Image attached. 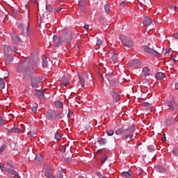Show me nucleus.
<instances>
[{
  "label": "nucleus",
  "instance_id": "nucleus-45",
  "mask_svg": "<svg viewBox=\"0 0 178 178\" xmlns=\"http://www.w3.org/2000/svg\"><path fill=\"white\" fill-rule=\"evenodd\" d=\"M5 148H6V146L5 145H1L0 148V154H2V152H3V151L5 150Z\"/></svg>",
  "mask_w": 178,
  "mask_h": 178
},
{
  "label": "nucleus",
  "instance_id": "nucleus-5",
  "mask_svg": "<svg viewBox=\"0 0 178 178\" xmlns=\"http://www.w3.org/2000/svg\"><path fill=\"white\" fill-rule=\"evenodd\" d=\"M143 49H144L145 52H147V54H151L152 55H154V56H156L157 58L161 56V54H159L156 50L151 49L148 46H143Z\"/></svg>",
  "mask_w": 178,
  "mask_h": 178
},
{
  "label": "nucleus",
  "instance_id": "nucleus-29",
  "mask_svg": "<svg viewBox=\"0 0 178 178\" xmlns=\"http://www.w3.org/2000/svg\"><path fill=\"white\" fill-rule=\"evenodd\" d=\"M111 59L113 61V63H116V62H118V54H113L111 56Z\"/></svg>",
  "mask_w": 178,
  "mask_h": 178
},
{
  "label": "nucleus",
  "instance_id": "nucleus-7",
  "mask_svg": "<svg viewBox=\"0 0 178 178\" xmlns=\"http://www.w3.org/2000/svg\"><path fill=\"white\" fill-rule=\"evenodd\" d=\"M167 105L170 111H171L172 112H174V111H177V109H178L177 104L174 100L168 102L167 103Z\"/></svg>",
  "mask_w": 178,
  "mask_h": 178
},
{
  "label": "nucleus",
  "instance_id": "nucleus-49",
  "mask_svg": "<svg viewBox=\"0 0 178 178\" xmlns=\"http://www.w3.org/2000/svg\"><path fill=\"white\" fill-rule=\"evenodd\" d=\"M127 3L125 1H122L120 3V6H122V8H124Z\"/></svg>",
  "mask_w": 178,
  "mask_h": 178
},
{
  "label": "nucleus",
  "instance_id": "nucleus-13",
  "mask_svg": "<svg viewBox=\"0 0 178 178\" xmlns=\"http://www.w3.org/2000/svg\"><path fill=\"white\" fill-rule=\"evenodd\" d=\"M131 66H134L135 69H138L141 66V62L138 59H134L132 60Z\"/></svg>",
  "mask_w": 178,
  "mask_h": 178
},
{
  "label": "nucleus",
  "instance_id": "nucleus-56",
  "mask_svg": "<svg viewBox=\"0 0 178 178\" xmlns=\"http://www.w3.org/2000/svg\"><path fill=\"white\" fill-rule=\"evenodd\" d=\"M60 152H66V147L62 148Z\"/></svg>",
  "mask_w": 178,
  "mask_h": 178
},
{
  "label": "nucleus",
  "instance_id": "nucleus-4",
  "mask_svg": "<svg viewBox=\"0 0 178 178\" xmlns=\"http://www.w3.org/2000/svg\"><path fill=\"white\" fill-rule=\"evenodd\" d=\"M120 40H121L122 44H123L124 47H127V48H131V47L134 45V42H133V40L130 38H127L122 35L120 36Z\"/></svg>",
  "mask_w": 178,
  "mask_h": 178
},
{
  "label": "nucleus",
  "instance_id": "nucleus-35",
  "mask_svg": "<svg viewBox=\"0 0 178 178\" xmlns=\"http://www.w3.org/2000/svg\"><path fill=\"white\" fill-rule=\"evenodd\" d=\"M0 88H5V81L2 78H0Z\"/></svg>",
  "mask_w": 178,
  "mask_h": 178
},
{
  "label": "nucleus",
  "instance_id": "nucleus-24",
  "mask_svg": "<svg viewBox=\"0 0 178 178\" xmlns=\"http://www.w3.org/2000/svg\"><path fill=\"white\" fill-rule=\"evenodd\" d=\"M44 176L47 178H56L54 175H53L49 171H47L44 170Z\"/></svg>",
  "mask_w": 178,
  "mask_h": 178
},
{
  "label": "nucleus",
  "instance_id": "nucleus-58",
  "mask_svg": "<svg viewBox=\"0 0 178 178\" xmlns=\"http://www.w3.org/2000/svg\"><path fill=\"white\" fill-rule=\"evenodd\" d=\"M97 176H99V177H102L101 172H97Z\"/></svg>",
  "mask_w": 178,
  "mask_h": 178
},
{
  "label": "nucleus",
  "instance_id": "nucleus-17",
  "mask_svg": "<svg viewBox=\"0 0 178 178\" xmlns=\"http://www.w3.org/2000/svg\"><path fill=\"white\" fill-rule=\"evenodd\" d=\"M111 96L115 102H119L120 101V95H119V94L113 92H111Z\"/></svg>",
  "mask_w": 178,
  "mask_h": 178
},
{
  "label": "nucleus",
  "instance_id": "nucleus-1",
  "mask_svg": "<svg viewBox=\"0 0 178 178\" xmlns=\"http://www.w3.org/2000/svg\"><path fill=\"white\" fill-rule=\"evenodd\" d=\"M135 131L136 129H134V126H131L127 129H124L123 136L124 138L126 140H129V141L134 140V138H136V135H134Z\"/></svg>",
  "mask_w": 178,
  "mask_h": 178
},
{
  "label": "nucleus",
  "instance_id": "nucleus-19",
  "mask_svg": "<svg viewBox=\"0 0 178 178\" xmlns=\"http://www.w3.org/2000/svg\"><path fill=\"white\" fill-rule=\"evenodd\" d=\"M115 134L117 136H122L124 137V127H121L118 129L117 130H115Z\"/></svg>",
  "mask_w": 178,
  "mask_h": 178
},
{
  "label": "nucleus",
  "instance_id": "nucleus-11",
  "mask_svg": "<svg viewBox=\"0 0 178 178\" xmlns=\"http://www.w3.org/2000/svg\"><path fill=\"white\" fill-rule=\"evenodd\" d=\"M143 26L148 27V26H151L152 23V19L149 17H145L143 21Z\"/></svg>",
  "mask_w": 178,
  "mask_h": 178
},
{
  "label": "nucleus",
  "instance_id": "nucleus-42",
  "mask_svg": "<svg viewBox=\"0 0 178 178\" xmlns=\"http://www.w3.org/2000/svg\"><path fill=\"white\" fill-rule=\"evenodd\" d=\"M61 138H62V136H60V134H59L58 133H56V134H55L56 140H60Z\"/></svg>",
  "mask_w": 178,
  "mask_h": 178
},
{
  "label": "nucleus",
  "instance_id": "nucleus-50",
  "mask_svg": "<svg viewBox=\"0 0 178 178\" xmlns=\"http://www.w3.org/2000/svg\"><path fill=\"white\" fill-rule=\"evenodd\" d=\"M3 123H5V122L3 121V118H2V117L0 116V126L3 124Z\"/></svg>",
  "mask_w": 178,
  "mask_h": 178
},
{
  "label": "nucleus",
  "instance_id": "nucleus-62",
  "mask_svg": "<svg viewBox=\"0 0 178 178\" xmlns=\"http://www.w3.org/2000/svg\"><path fill=\"white\" fill-rule=\"evenodd\" d=\"M162 141H163V143H165V141H166V138H163Z\"/></svg>",
  "mask_w": 178,
  "mask_h": 178
},
{
  "label": "nucleus",
  "instance_id": "nucleus-44",
  "mask_svg": "<svg viewBox=\"0 0 178 178\" xmlns=\"http://www.w3.org/2000/svg\"><path fill=\"white\" fill-rule=\"evenodd\" d=\"M37 94L39 95V97H44V91L38 90Z\"/></svg>",
  "mask_w": 178,
  "mask_h": 178
},
{
  "label": "nucleus",
  "instance_id": "nucleus-31",
  "mask_svg": "<svg viewBox=\"0 0 178 178\" xmlns=\"http://www.w3.org/2000/svg\"><path fill=\"white\" fill-rule=\"evenodd\" d=\"M99 145H105L106 144V139L102 138L98 140Z\"/></svg>",
  "mask_w": 178,
  "mask_h": 178
},
{
  "label": "nucleus",
  "instance_id": "nucleus-14",
  "mask_svg": "<svg viewBox=\"0 0 178 178\" xmlns=\"http://www.w3.org/2000/svg\"><path fill=\"white\" fill-rule=\"evenodd\" d=\"M176 122V119L172 117H170L165 120L166 126H172L174 123Z\"/></svg>",
  "mask_w": 178,
  "mask_h": 178
},
{
  "label": "nucleus",
  "instance_id": "nucleus-16",
  "mask_svg": "<svg viewBox=\"0 0 178 178\" xmlns=\"http://www.w3.org/2000/svg\"><path fill=\"white\" fill-rule=\"evenodd\" d=\"M131 175H133V172L130 170L128 172L124 171L122 172V176L126 178H133Z\"/></svg>",
  "mask_w": 178,
  "mask_h": 178
},
{
  "label": "nucleus",
  "instance_id": "nucleus-23",
  "mask_svg": "<svg viewBox=\"0 0 178 178\" xmlns=\"http://www.w3.org/2000/svg\"><path fill=\"white\" fill-rule=\"evenodd\" d=\"M7 58H6V63H12V62L13 61V56L8 54L6 55Z\"/></svg>",
  "mask_w": 178,
  "mask_h": 178
},
{
  "label": "nucleus",
  "instance_id": "nucleus-61",
  "mask_svg": "<svg viewBox=\"0 0 178 178\" xmlns=\"http://www.w3.org/2000/svg\"><path fill=\"white\" fill-rule=\"evenodd\" d=\"M175 88H177V90H178V83H175Z\"/></svg>",
  "mask_w": 178,
  "mask_h": 178
},
{
  "label": "nucleus",
  "instance_id": "nucleus-10",
  "mask_svg": "<svg viewBox=\"0 0 178 178\" xmlns=\"http://www.w3.org/2000/svg\"><path fill=\"white\" fill-rule=\"evenodd\" d=\"M64 38L65 42H67V44H69V42H70V41H72V40L73 39V35H72L71 32H66L64 34Z\"/></svg>",
  "mask_w": 178,
  "mask_h": 178
},
{
  "label": "nucleus",
  "instance_id": "nucleus-36",
  "mask_svg": "<svg viewBox=\"0 0 178 178\" xmlns=\"http://www.w3.org/2000/svg\"><path fill=\"white\" fill-rule=\"evenodd\" d=\"M46 10L47 12H52V10H54V9L52 8V6L49 4L46 5Z\"/></svg>",
  "mask_w": 178,
  "mask_h": 178
},
{
  "label": "nucleus",
  "instance_id": "nucleus-9",
  "mask_svg": "<svg viewBox=\"0 0 178 178\" xmlns=\"http://www.w3.org/2000/svg\"><path fill=\"white\" fill-rule=\"evenodd\" d=\"M11 40L14 42V44H19V42H22V39L19 38V36L17 35V34H16V33H13L11 35Z\"/></svg>",
  "mask_w": 178,
  "mask_h": 178
},
{
  "label": "nucleus",
  "instance_id": "nucleus-18",
  "mask_svg": "<svg viewBox=\"0 0 178 178\" xmlns=\"http://www.w3.org/2000/svg\"><path fill=\"white\" fill-rule=\"evenodd\" d=\"M7 171L8 172V173H10V175H13V176H15V177L17 178H20V176L19 175V173L17 172H16V170H12L10 168H8Z\"/></svg>",
  "mask_w": 178,
  "mask_h": 178
},
{
  "label": "nucleus",
  "instance_id": "nucleus-52",
  "mask_svg": "<svg viewBox=\"0 0 178 178\" xmlns=\"http://www.w3.org/2000/svg\"><path fill=\"white\" fill-rule=\"evenodd\" d=\"M149 105V103H148V102H145V103H143V104H142V106H148Z\"/></svg>",
  "mask_w": 178,
  "mask_h": 178
},
{
  "label": "nucleus",
  "instance_id": "nucleus-21",
  "mask_svg": "<svg viewBox=\"0 0 178 178\" xmlns=\"http://www.w3.org/2000/svg\"><path fill=\"white\" fill-rule=\"evenodd\" d=\"M149 72H150V70L148 67H143V76H145V77H147V76H149V74H150Z\"/></svg>",
  "mask_w": 178,
  "mask_h": 178
},
{
  "label": "nucleus",
  "instance_id": "nucleus-60",
  "mask_svg": "<svg viewBox=\"0 0 178 178\" xmlns=\"http://www.w3.org/2000/svg\"><path fill=\"white\" fill-rule=\"evenodd\" d=\"M139 172H139V176H140V175H141V174L143 173V170H142V169H140V170H139Z\"/></svg>",
  "mask_w": 178,
  "mask_h": 178
},
{
  "label": "nucleus",
  "instance_id": "nucleus-64",
  "mask_svg": "<svg viewBox=\"0 0 178 178\" xmlns=\"http://www.w3.org/2000/svg\"><path fill=\"white\" fill-rule=\"evenodd\" d=\"M25 8H26V9H29V4H26Z\"/></svg>",
  "mask_w": 178,
  "mask_h": 178
},
{
  "label": "nucleus",
  "instance_id": "nucleus-34",
  "mask_svg": "<svg viewBox=\"0 0 178 178\" xmlns=\"http://www.w3.org/2000/svg\"><path fill=\"white\" fill-rule=\"evenodd\" d=\"M29 137H37V134L35 131H31L28 133Z\"/></svg>",
  "mask_w": 178,
  "mask_h": 178
},
{
  "label": "nucleus",
  "instance_id": "nucleus-22",
  "mask_svg": "<svg viewBox=\"0 0 178 178\" xmlns=\"http://www.w3.org/2000/svg\"><path fill=\"white\" fill-rule=\"evenodd\" d=\"M156 78L157 80H162L163 79H165V74H163V72H158L156 74Z\"/></svg>",
  "mask_w": 178,
  "mask_h": 178
},
{
  "label": "nucleus",
  "instance_id": "nucleus-43",
  "mask_svg": "<svg viewBox=\"0 0 178 178\" xmlns=\"http://www.w3.org/2000/svg\"><path fill=\"white\" fill-rule=\"evenodd\" d=\"M9 48L12 52H16V51H17V49H16V47L15 46H10Z\"/></svg>",
  "mask_w": 178,
  "mask_h": 178
},
{
  "label": "nucleus",
  "instance_id": "nucleus-47",
  "mask_svg": "<svg viewBox=\"0 0 178 178\" xmlns=\"http://www.w3.org/2000/svg\"><path fill=\"white\" fill-rule=\"evenodd\" d=\"M65 161H66V162H72V157H65Z\"/></svg>",
  "mask_w": 178,
  "mask_h": 178
},
{
  "label": "nucleus",
  "instance_id": "nucleus-8",
  "mask_svg": "<svg viewBox=\"0 0 178 178\" xmlns=\"http://www.w3.org/2000/svg\"><path fill=\"white\" fill-rule=\"evenodd\" d=\"M41 81H42V79H41L40 77L38 76L33 77L31 79L32 87H33L34 88H38V84H40Z\"/></svg>",
  "mask_w": 178,
  "mask_h": 178
},
{
  "label": "nucleus",
  "instance_id": "nucleus-32",
  "mask_svg": "<svg viewBox=\"0 0 178 178\" xmlns=\"http://www.w3.org/2000/svg\"><path fill=\"white\" fill-rule=\"evenodd\" d=\"M105 77H106V79H108L109 83H111V81H112V77H113L112 73L106 74Z\"/></svg>",
  "mask_w": 178,
  "mask_h": 178
},
{
  "label": "nucleus",
  "instance_id": "nucleus-46",
  "mask_svg": "<svg viewBox=\"0 0 178 178\" xmlns=\"http://www.w3.org/2000/svg\"><path fill=\"white\" fill-rule=\"evenodd\" d=\"M97 45H98V47H101V45H102V40H101V39L97 40Z\"/></svg>",
  "mask_w": 178,
  "mask_h": 178
},
{
  "label": "nucleus",
  "instance_id": "nucleus-28",
  "mask_svg": "<svg viewBox=\"0 0 178 178\" xmlns=\"http://www.w3.org/2000/svg\"><path fill=\"white\" fill-rule=\"evenodd\" d=\"M178 7L175 6H171L169 7V10H171V13L175 15V13L177 10Z\"/></svg>",
  "mask_w": 178,
  "mask_h": 178
},
{
  "label": "nucleus",
  "instance_id": "nucleus-27",
  "mask_svg": "<svg viewBox=\"0 0 178 178\" xmlns=\"http://www.w3.org/2000/svg\"><path fill=\"white\" fill-rule=\"evenodd\" d=\"M55 105L57 108H63V102H62L60 100L56 101Z\"/></svg>",
  "mask_w": 178,
  "mask_h": 178
},
{
  "label": "nucleus",
  "instance_id": "nucleus-2",
  "mask_svg": "<svg viewBox=\"0 0 178 178\" xmlns=\"http://www.w3.org/2000/svg\"><path fill=\"white\" fill-rule=\"evenodd\" d=\"M38 69V63H35L34 65L32 66V69L30 70L29 67H26V69L24 72V79L27 80L34 74V72Z\"/></svg>",
  "mask_w": 178,
  "mask_h": 178
},
{
  "label": "nucleus",
  "instance_id": "nucleus-48",
  "mask_svg": "<svg viewBox=\"0 0 178 178\" xmlns=\"http://www.w3.org/2000/svg\"><path fill=\"white\" fill-rule=\"evenodd\" d=\"M0 169H1V172H6V168H5V166H3L1 164H0Z\"/></svg>",
  "mask_w": 178,
  "mask_h": 178
},
{
  "label": "nucleus",
  "instance_id": "nucleus-12",
  "mask_svg": "<svg viewBox=\"0 0 178 178\" xmlns=\"http://www.w3.org/2000/svg\"><path fill=\"white\" fill-rule=\"evenodd\" d=\"M78 77L79 79V83L83 88H86V81H84V77L81 72H78Z\"/></svg>",
  "mask_w": 178,
  "mask_h": 178
},
{
  "label": "nucleus",
  "instance_id": "nucleus-25",
  "mask_svg": "<svg viewBox=\"0 0 178 178\" xmlns=\"http://www.w3.org/2000/svg\"><path fill=\"white\" fill-rule=\"evenodd\" d=\"M8 133L12 134V133H20V131L19 130V128H11L8 130Z\"/></svg>",
  "mask_w": 178,
  "mask_h": 178
},
{
  "label": "nucleus",
  "instance_id": "nucleus-20",
  "mask_svg": "<svg viewBox=\"0 0 178 178\" xmlns=\"http://www.w3.org/2000/svg\"><path fill=\"white\" fill-rule=\"evenodd\" d=\"M69 80L67 79L66 77H63L62 80H61V86L63 87H66L67 86H69Z\"/></svg>",
  "mask_w": 178,
  "mask_h": 178
},
{
  "label": "nucleus",
  "instance_id": "nucleus-53",
  "mask_svg": "<svg viewBox=\"0 0 178 178\" xmlns=\"http://www.w3.org/2000/svg\"><path fill=\"white\" fill-rule=\"evenodd\" d=\"M173 37H174V38H175V40H177L178 39V33H174Z\"/></svg>",
  "mask_w": 178,
  "mask_h": 178
},
{
  "label": "nucleus",
  "instance_id": "nucleus-55",
  "mask_svg": "<svg viewBox=\"0 0 178 178\" xmlns=\"http://www.w3.org/2000/svg\"><path fill=\"white\" fill-rule=\"evenodd\" d=\"M56 12H60L62 10V8L60 7H58L56 9Z\"/></svg>",
  "mask_w": 178,
  "mask_h": 178
},
{
  "label": "nucleus",
  "instance_id": "nucleus-57",
  "mask_svg": "<svg viewBox=\"0 0 178 178\" xmlns=\"http://www.w3.org/2000/svg\"><path fill=\"white\" fill-rule=\"evenodd\" d=\"M89 27H90V26H88V25H87V24H86V25L84 26L85 30H88Z\"/></svg>",
  "mask_w": 178,
  "mask_h": 178
},
{
  "label": "nucleus",
  "instance_id": "nucleus-26",
  "mask_svg": "<svg viewBox=\"0 0 178 178\" xmlns=\"http://www.w3.org/2000/svg\"><path fill=\"white\" fill-rule=\"evenodd\" d=\"M51 63V61L47 60V58H42V66L43 67H48V64Z\"/></svg>",
  "mask_w": 178,
  "mask_h": 178
},
{
  "label": "nucleus",
  "instance_id": "nucleus-6",
  "mask_svg": "<svg viewBox=\"0 0 178 178\" xmlns=\"http://www.w3.org/2000/svg\"><path fill=\"white\" fill-rule=\"evenodd\" d=\"M27 68V63L22 62L17 66L16 70L18 73H24V70Z\"/></svg>",
  "mask_w": 178,
  "mask_h": 178
},
{
  "label": "nucleus",
  "instance_id": "nucleus-15",
  "mask_svg": "<svg viewBox=\"0 0 178 178\" xmlns=\"http://www.w3.org/2000/svg\"><path fill=\"white\" fill-rule=\"evenodd\" d=\"M64 36L60 35L58 38V42L54 43V47H60L63 44Z\"/></svg>",
  "mask_w": 178,
  "mask_h": 178
},
{
  "label": "nucleus",
  "instance_id": "nucleus-37",
  "mask_svg": "<svg viewBox=\"0 0 178 178\" xmlns=\"http://www.w3.org/2000/svg\"><path fill=\"white\" fill-rule=\"evenodd\" d=\"M104 10L106 12V13H108L111 10V7L109 6L108 4H105L104 5Z\"/></svg>",
  "mask_w": 178,
  "mask_h": 178
},
{
  "label": "nucleus",
  "instance_id": "nucleus-51",
  "mask_svg": "<svg viewBox=\"0 0 178 178\" xmlns=\"http://www.w3.org/2000/svg\"><path fill=\"white\" fill-rule=\"evenodd\" d=\"M56 40H58V36L56 35H54L53 36V41H54V42H55V41H56Z\"/></svg>",
  "mask_w": 178,
  "mask_h": 178
},
{
  "label": "nucleus",
  "instance_id": "nucleus-40",
  "mask_svg": "<svg viewBox=\"0 0 178 178\" xmlns=\"http://www.w3.org/2000/svg\"><path fill=\"white\" fill-rule=\"evenodd\" d=\"M26 35L30 36V23H27V27H26Z\"/></svg>",
  "mask_w": 178,
  "mask_h": 178
},
{
  "label": "nucleus",
  "instance_id": "nucleus-3",
  "mask_svg": "<svg viewBox=\"0 0 178 178\" xmlns=\"http://www.w3.org/2000/svg\"><path fill=\"white\" fill-rule=\"evenodd\" d=\"M62 118H63V114H62V113L59 114V113H56L55 110H49L47 111V118L49 120H54L55 119H62Z\"/></svg>",
  "mask_w": 178,
  "mask_h": 178
},
{
  "label": "nucleus",
  "instance_id": "nucleus-38",
  "mask_svg": "<svg viewBox=\"0 0 178 178\" xmlns=\"http://www.w3.org/2000/svg\"><path fill=\"white\" fill-rule=\"evenodd\" d=\"M107 160H108V156L106 155H104L102 157V164L104 165V163H105V162H106Z\"/></svg>",
  "mask_w": 178,
  "mask_h": 178
},
{
  "label": "nucleus",
  "instance_id": "nucleus-41",
  "mask_svg": "<svg viewBox=\"0 0 178 178\" xmlns=\"http://www.w3.org/2000/svg\"><path fill=\"white\" fill-rule=\"evenodd\" d=\"M107 135L108 136H112L113 134H115V131L112 129H108L107 131Z\"/></svg>",
  "mask_w": 178,
  "mask_h": 178
},
{
  "label": "nucleus",
  "instance_id": "nucleus-30",
  "mask_svg": "<svg viewBox=\"0 0 178 178\" xmlns=\"http://www.w3.org/2000/svg\"><path fill=\"white\" fill-rule=\"evenodd\" d=\"M79 6L81 12H84V10H86V6L84 5V3H83V1H80L79 3Z\"/></svg>",
  "mask_w": 178,
  "mask_h": 178
},
{
  "label": "nucleus",
  "instance_id": "nucleus-39",
  "mask_svg": "<svg viewBox=\"0 0 178 178\" xmlns=\"http://www.w3.org/2000/svg\"><path fill=\"white\" fill-rule=\"evenodd\" d=\"M38 105L37 104H35V105L32 107L31 111L33 112V113H35L37 112Z\"/></svg>",
  "mask_w": 178,
  "mask_h": 178
},
{
  "label": "nucleus",
  "instance_id": "nucleus-63",
  "mask_svg": "<svg viewBox=\"0 0 178 178\" xmlns=\"http://www.w3.org/2000/svg\"><path fill=\"white\" fill-rule=\"evenodd\" d=\"M57 178H63V175H60Z\"/></svg>",
  "mask_w": 178,
  "mask_h": 178
},
{
  "label": "nucleus",
  "instance_id": "nucleus-33",
  "mask_svg": "<svg viewBox=\"0 0 178 178\" xmlns=\"http://www.w3.org/2000/svg\"><path fill=\"white\" fill-rule=\"evenodd\" d=\"M9 49H10L9 46H8V44H5L4 45V52H5L6 56V55H9Z\"/></svg>",
  "mask_w": 178,
  "mask_h": 178
},
{
  "label": "nucleus",
  "instance_id": "nucleus-54",
  "mask_svg": "<svg viewBox=\"0 0 178 178\" xmlns=\"http://www.w3.org/2000/svg\"><path fill=\"white\" fill-rule=\"evenodd\" d=\"M171 60H172V62H174V63H176V58L173 56H171Z\"/></svg>",
  "mask_w": 178,
  "mask_h": 178
},
{
  "label": "nucleus",
  "instance_id": "nucleus-59",
  "mask_svg": "<svg viewBox=\"0 0 178 178\" xmlns=\"http://www.w3.org/2000/svg\"><path fill=\"white\" fill-rule=\"evenodd\" d=\"M159 171L162 173V172H163V168H159Z\"/></svg>",
  "mask_w": 178,
  "mask_h": 178
}]
</instances>
